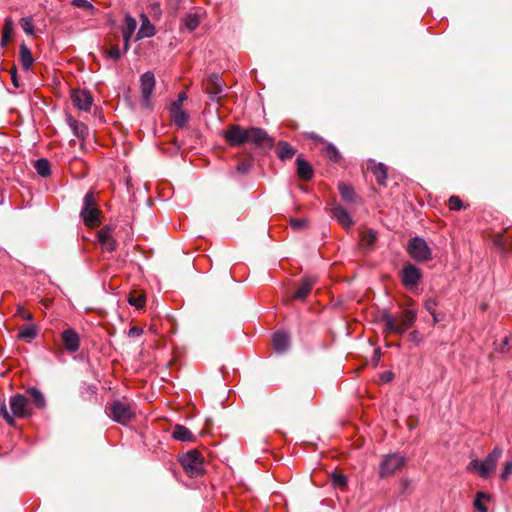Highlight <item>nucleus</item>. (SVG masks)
I'll use <instances>...</instances> for the list:
<instances>
[{"label":"nucleus","mask_w":512,"mask_h":512,"mask_svg":"<svg viewBox=\"0 0 512 512\" xmlns=\"http://www.w3.org/2000/svg\"><path fill=\"white\" fill-rule=\"evenodd\" d=\"M13 29V21L10 18H6L4 21L2 34L9 35L12 37Z\"/></svg>","instance_id":"nucleus-49"},{"label":"nucleus","mask_w":512,"mask_h":512,"mask_svg":"<svg viewBox=\"0 0 512 512\" xmlns=\"http://www.w3.org/2000/svg\"><path fill=\"white\" fill-rule=\"evenodd\" d=\"M10 408L13 417L25 418L32 414L28 399L22 394H16L10 398Z\"/></svg>","instance_id":"nucleus-10"},{"label":"nucleus","mask_w":512,"mask_h":512,"mask_svg":"<svg viewBox=\"0 0 512 512\" xmlns=\"http://www.w3.org/2000/svg\"><path fill=\"white\" fill-rule=\"evenodd\" d=\"M201 22L200 15L198 13H189L183 18V24L189 31H194Z\"/></svg>","instance_id":"nucleus-31"},{"label":"nucleus","mask_w":512,"mask_h":512,"mask_svg":"<svg viewBox=\"0 0 512 512\" xmlns=\"http://www.w3.org/2000/svg\"><path fill=\"white\" fill-rule=\"evenodd\" d=\"M511 475H512V462L507 461L504 464V468H503V471H502L500 477L502 480H507Z\"/></svg>","instance_id":"nucleus-50"},{"label":"nucleus","mask_w":512,"mask_h":512,"mask_svg":"<svg viewBox=\"0 0 512 512\" xmlns=\"http://www.w3.org/2000/svg\"><path fill=\"white\" fill-rule=\"evenodd\" d=\"M137 27V21L134 17L127 14L124 18V25L122 27V35L124 40V51L129 49V42Z\"/></svg>","instance_id":"nucleus-19"},{"label":"nucleus","mask_w":512,"mask_h":512,"mask_svg":"<svg viewBox=\"0 0 512 512\" xmlns=\"http://www.w3.org/2000/svg\"><path fill=\"white\" fill-rule=\"evenodd\" d=\"M19 55L23 69L26 71L29 70L34 62V58L30 49L25 44L20 46Z\"/></svg>","instance_id":"nucleus-27"},{"label":"nucleus","mask_w":512,"mask_h":512,"mask_svg":"<svg viewBox=\"0 0 512 512\" xmlns=\"http://www.w3.org/2000/svg\"><path fill=\"white\" fill-rule=\"evenodd\" d=\"M307 224V220L304 218H292L290 220V225L295 230H300L304 228Z\"/></svg>","instance_id":"nucleus-46"},{"label":"nucleus","mask_w":512,"mask_h":512,"mask_svg":"<svg viewBox=\"0 0 512 512\" xmlns=\"http://www.w3.org/2000/svg\"><path fill=\"white\" fill-rule=\"evenodd\" d=\"M273 346L277 353L286 352L290 346V337L285 331H278L273 336Z\"/></svg>","instance_id":"nucleus-20"},{"label":"nucleus","mask_w":512,"mask_h":512,"mask_svg":"<svg viewBox=\"0 0 512 512\" xmlns=\"http://www.w3.org/2000/svg\"><path fill=\"white\" fill-rule=\"evenodd\" d=\"M503 450L499 447H495L484 460H472L468 468L474 470L482 478H487L496 468L499 459L502 456Z\"/></svg>","instance_id":"nucleus-4"},{"label":"nucleus","mask_w":512,"mask_h":512,"mask_svg":"<svg viewBox=\"0 0 512 512\" xmlns=\"http://www.w3.org/2000/svg\"><path fill=\"white\" fill-rule=\"evenodd\" d=\"M247 143H252L257 147H271L273 146V138L262 128L250 127L248 128Z\"/></svg>","instance_id":"nucleus-13"},{"label":"nucleus","mask_w":512,"mask_h":512,"mask_svg":"<svg viewBox=\"0 0 512 512\" xmlns=\"http://www.w3.org/2000/svg\"><path fill=\"white\" fill-rule=\"evenodd\" d=\"M10 40H11V36L2 34V39H1L0 45L2 47H5Z\"/></svg>","instance_id":"nucleus-56"},{"label":"nucleus","mask_w":512,"mask_h":512,"mask_svg":"<svg viewBox=\"0 0 512 512\" xmlns=\"http://www.w3.org/2000/svg\"><path fill=\"white\" fill-rule=\"evenodd\" d=\"M37 336V329L34 324H28L23 326L18 334V337L22 340L31 341Z\"/></svg>","instance_id":"nucleus-33"},{"label":"nucleus","mask_w":512,"mask_h":512,"mask_svg":"<svg viewBox=\"0 0 512 512\" xmlns=\"http://www.w3.org/2000/svg\"><path fill=\"white\" fill-rule=\"evenodd\" d=\"M488 496L484 492H478L473 502L474 508L478 512H488L487 506L482 502L483 499H487Z\"/></svg>","instance_id":"nucleus-35"},{"label":"nucleus","mask_w":512,"mask_h":512,"mask_svg":"<svg viewBox=\"0 0 512 512\" xmlns=\"http://www.w3.org/2000/svg\"><path fill=\"white\" fill-rule=\"evenodd\" d=\"M325 152L331 161L338 162L340 160V153L333 144H328L325 148Z\"/></svg>","instance_id":"nucleus-38"},{"label":"nucleus","mask_w":512,"mask_h":512,"mask_svg":"<svg viewBox=\"0 0 512 512\" xmlns=\"http://www.w3.org/2000/svg\"><path fill=\"white\" fill-rule=\"evenodd\" d=\"M100 215L101 211L97 207L95 192L90 190L83 197L80 218L87 227L95 228L101 224Z\"/></svg>","instance_id":"nucleus-2"},{"label":"nucleus","mask_w":512,"mask_h":512,"mask_svg":"<svg viewBox=\"0 0 512 512\" xmlns=\"http://www.w3.org/2000/svg\"><path fill=\"white\" fill-rule=\"evenodd\" d=\"M106 413L113 421L122 425H126L135 417L134 406L121 400H115L106 406Z\"/></svg>","instance_id":"nucleus-3"},{"label":"nucleus","mask_w":512,"mask_h":512,"mask_svg":"<svg viewBox=\"0 0 512 512\" xmlns=\"http://www.w3.org/2000/svg\"><path fill=\"white\" fill-rule=\"evenodd\" d=\"M0 415L4 418V420L7 422V424L14 425V423H15L14 417H13L12 413L8 412L5 402L0 403Z\"/></svg>","instance_id":"nucleus-39"},{"label":"nucleus","mask_w":512,"mask_h":512,"mask_svg":"<svg viewBox=\"0 0 512 512\" xmlns=\"http://www.w3.org/2000/svg\"><path fill=\"white\" fill-rule=\"evenodd\" d=\"M11 79L15 87H19V83L16 76V68L14 67L11 71Z\"/></svg>","instance_id":"nucleus-55"},{"label":"nucleus","mask_w":512,"mask_h":512,"mask_svg":"<svg viewBox=\"0 0 512 512\" xmlns=\"http://www.w3.org/2000/svg\"><path fill=\"white\" fill-rule=\"evenodd\" d=\"M309 136L312 138V139H316V140H322L319 136H317L315 133H310Z\"/></svg>","instance_id":"nucleus-58"},{"label":"nucleus","mask_w":512,"mask_h":512,"mask_svg":"<svg viewBox=\"0 0 512 512\" xmlns=\"http://www.w3.org/2000/svg\"><path fill=\"white\" fill-rule=\"evenodd\" d=\"M71 99L74 106L83 111H89L93 103V98L87 90L73 91Z\"/></svg>","instance_id":"nucleus-15"},{"label":"nucleus","mask_w":512,"mask_h":512,"mask_svg":"<svg viewBox=\"0 0 512 512\" xmlns=\"http://www.w3.org/2000/svg\"><path fill=\"white\" fill-rule=\"evenodd\" d=\"M431 316L433 317V323L434 324L440 322L443 319V316L437 314L436 311L433 312V314H431Z\"/></svg>","instance_id":"nucleus-57"},{"label":"nucleus","mask_w":512,"mask_h":512,"mask_svg":"<svg viewBox=\"0 0 512 512\" xmlns=\"http://www.w3.org/2000/svg\"><path fill=\"white\" fill-rule=\"evenodd\" d=\"M317 282V278L314 276H304L301 279L300 286L293 294V298L296 300L304 301L310 294L312 288Z\"/></svg>","instance_id":"nucleus-17"},{"label":"nucleus","mask_w":512,"mask_h":512,"mask_svg":"<svg viewBox=\"0 0 512 512\" xmlns=\"http://www.w3.org/2000/svg\"><path fill=\"white\" fill-rule=\"evenodd\" d=\"M511 462H512V459H511Z\"/></svg>","instance_id":"nucleus-61"},{"label":"nucleus","mask_w":512,"mask_h":512,"mask_svg":"<svg viewBox=\"0 0 512 512\" xmlns=\"http://www.w3.org/2000/svg\"><path fill=\"white\" fill-rule=\"evenodd\" d=\"M34 168L36 172L42 177H48L51 174L50 163L45 158H40L35 161Z\"/></svg>","instance_id":"nucleus-32"},{"label":"nucleus","mask_w":512,"mask_h":512,"mask_svg":"<svg viewBox=\"0 0 512 512\" xmlns=\"http://www.w3.org/2000/svg\"><path fill=\"white\" fill-rule=\"evenodd\" d=\"M128 302L131 306H134L139 309L144 306L145 298L143 296L129 297Z\"/></svg>","instance_id":"nucleus-48"},{"label":"nucleus","mask_w":512,"mask_h":512,"mask_svg":"<svg viewBox=\"0 0 512 512\" xmlns=\"http://www.w3.org/2000/svg\"><path fill=\"white\" fill-rule=\"evenodd\" d=\"M381 378L384 382H390L393 379V374L392 372L387 371L382 374Z\"/></svg>","instance_id":"nucleus-54"},{"label":"nucleus","mask_w":512,"mask_h":512,"mask_svg":"<svg viewBox=\"0 0 512 512\" xmlns=\"http://www.w3.org/2000/svg\"><path fill=\"white\" fill-rule=\"evenodd\" d=\"M223 137L229 146L238 147L247 143L248 129H244L240 125L234 124L229 126L223 132Z\"/></svg>","instance_id":"nucleus-9"},{"label":"nucleus","mask_w":512,"mask_h":512,"mask_svg":"<svg viewBox=\"0 0 512 512\" xmlns=\"http://www.w3.org/2000/svg\"><path fill=\"white\" fill-rule=\"evenodd\" d=\"M106 57L112 59L113 61H118L121 58V51L118 47L113 46L106 51Z\"/></svg>","instance_id":"nucleus-45"},{"label":"nucleus","mask_w":512,"mask_h":512,"mask_svg":"<svg viewBox=\"0 0 512 512\" xmlns=\"http://www.w3.org/2000/svg\"><path fill=\"white\" fill-rule=\"evenodd\" d=\"M437 306V301L434 298H427L424 301V308L430 313L433 314L435 312V308Z\"/></svg>","instance_id":"nucleus-51"},{"label":"nucleus","mask_w":512,"mask_h":512,"mask_svg":"<svg viewBox=\"0 0 512 512\" xmlns=\"http://www.w3.org/2000/svg\"><path fill=\"white\" fill-rule=\"evenodd\" d=\"M27 394L30 396L32 402L37 408L44 409L46 407L45 397L39 389L36 387H30L27 390Z\"/></svg>","instance_id":"nucleus-29"},{"label":"nucleus","mask_w":512,"mask_h":512,"mask_svg":"<svg viewBox=\"0 0 512 512\" xmlns=\"http://www.w3.org/2000/svg\"><path fill=\"white\" fill-rule=\"evenodd\" d=\"M406 250L416 262L425 263L432 260V250L422 237H412L407 243Z\"/></svg>","instance_id":"nucleus-5"},{"label":"nucleus","mask_w":512,"mask_h":512,"mask_svg":"<svg viewBox=\"0 0 512 512\" xmlns=\"http://www.w3.org/2000/svg\"><path fill=\"white\" fill-rule=\"evenodd\" d=\"M407 339H408L409 342L414 343L417 346L420 345L422 343V341H423L422 335L417 330L411 331L408 334Z\"/></svg>","instance_id":"nucleus-44"},{"label":"nucleus","mask_w":512,"mask_h":512,"mask_svg":"<svg viewBox=\"0 0 512 512\" xmlns=\"http://www.w3.org/2000/svg\"><path fill=\"white\" fill-rule=\"evenodd\" d=\"M338 189L344 201L351 203L355 200V191L351 185L341 182L338 185Z\"/></svg>","instance_id":"nucleus-30"},{"label":"nucleus","mask_w":512,"mask_h":512,"mask_svg":"<svg viewBox=\"0 0 512 512\" xmlns=\"http://www.w3.org/2000/svg\"><path fill=\"white\" fill-rule=\"evenodd\" d=\"M449 208L451 210L459 211L463 207V202L458 196H451L448 200Z\"/></svg>","instance_id":"nucleus-42"},{"label":"nucleus","mask_w":512,"mask_h":512,"mask_svg":"<svg viewBox=\"0 0 512 512\" xmlns=\"http://www.w3.org/2000/svg\"><path fill=\"white\" fill-rule=\"evenodd\" d=\"M296 164L297 173L301 179L308 181L313 177V169L307 161L303 160L301 157H297Z\"/></svg>","instance_id":"nucleus-25"},{"label":"nucleus","mask_w":512,"mask_h":512,"mask_svg":"<svg viewBox=\"0 0 512 512\" xmlns=\"http://www.w3.org/2000/svg\"><path fill=\"white\" fill-rule=\"evenodd\" d=\"M495 350L503 354H509L512 351V339L505 336L500 343H495Z\"/></svg>","instance_id":"nucleus-34"},{"label":"nucleus","mask_w":512,"mask_h":512,"mask_svg":"<svg viewBox=\"0 0 512 512\" xmlns=\"http://www.w3.org/2000/svg\"><path fill=\"white\" fill-rule=\"evenodd\" d=\"M393 346L400 347L399 343L393 344Z\"/></svg>","instance_id":"nucleus-60"},{"label":"nucleus","mask_w":512,"mask_h":512,"mask_svg":"<svg viewBox=\"0 0 512 512\" xmlns=\"http://www.w3.org/2000/svg\"><path fill=\"white\" fill-rule=\"evenodd\" d=\"M152 9H153V10L160 11V8H159V5H158V4H154V5L152 6Z\"/></svg>","instance_id":"nucleus-59"},{"label":"nucleus","mask_w":512,"mask_h":512,"mask_svg":"<svg viewBox=\"0 0 512 512\" xmlns=\"http://www.w3.org/2000/svg\"><path fill=\"white\" fill-rule=\"evenodd\" d=\"M417 312L414 309H405L399 317L388 312L381 315V323L385 333L403 335L416 322Z\"/></svg>","instance_id":"nucleus-1"},{"label":"nucleus","mask_w":512,"mask_h":512,"mask_svg":"<svg viewBox=\"0 0 512 512\" xmlns=\"http://www.w3.org/2000/svg\"><path fill=\"white\" fill-rule=\"evenodd\" d=\"M332 216L337 220V222L345 229H351L354 225V221L352 220L348 211L341 205H336L331 209Z\"/></svg>","instance_id":"nucleus-18"},{"label":"nucleus","mask_w":512,"mask_h":512,"mask_svg":"<svg viewBox=\"0 0 512 512\" xmlns=\"http://www.w3.org/2000/svg\"><path fill=\"white\" fill-rule=\"evenodd\" d=\"M225 84L222 82L218 74H211L206 83V92L213 102H219L224 92Z\"/></svg>","instance_id":"nucleus-12"},{"label":"nucleus","mask_w":512,"mask_h":512,"mask_svg":"<svg viewBox=\"0 0 512 512\" xmlns=\"http://www.w3.org/2000/svg\"><path fill=\"white\" fill-rule=\"evenodd\" d=\"M20 25L27 35L31 36L34 34V25L31 17L22 18L20 21Z\"/></svg>","instance_id":"nucleus-36"},{"label":"nucleus","mask_w":512,"mask_h":512,"mask_svg":"<svg viewBox=\"0 0 512 512\" xmlns=\"http://www.w3.org/2000/svg\"><path fill=\"white\" fill-rule=\"evenodd\" d=\"M169 113L173 123L178 128H184L187 125L189 121V115L186 111H184L183 109L169 110Z\"/></svg>","instance_id":"nucleus-26"},{"label":"nucleus","mask_w":512,"mask_h":512,"mask_svg":"<svg viewBox=\"0 0 512 512\" xmlns=\"http://www.w3.org/2000/svg\"><path fill=\"white\" fill-rule=\"evenodd\" d=\"M186 100H187V94L185 92H180L178 94L177 99L170 104L169 110H179V109H182V104Z\"/></svg>","instance_id":"nucleus-40"},{"label":"nucleus","mask_w":512,"mask_h":512,"mask_svg":"<svg viewBox=\"0 0 512 512\" xmlns=\"http://www.w3.org/2000/svg\"><path fill=\"white\" fill-rule=\"evenodd\" d=\"M377 238H378L377 231H375L371 228L364 229L360 234L361 244L367 250H372L374 248Z\"/></svg>","instance_id":"nucleus-22"},{"label":"nucleus","mask_w":512,"mask_h":512,"mask_svg":"<svg viewBox=\"0 0 512 512\" xmlns=\"http://www.w3.org/2000/svg\"><path fill=\"white\" fill-rule=\"evenodd\" d=\"M140 88L142 103L148 108L151 105L150 99L155 88V76L152 71H147L141 76Z\"/></svg>","instance_id":"nucleus-11"},{"label":"nucleus","mask_w":512,"mask_h":512,"mask_svg":"<svg viewBox=\"0 0 512 512\" xmlns=\"http://www.w3.org/2000/svg\"><path fill=\"white\" fill-rule=\"evenodd\" d=\"M15 315L23 318L26 321L33 320V315L30 312H27L23 306H17Z\"/></svg>","instance_id":"nucleus-47"},{"label":"nucleus","mask_w":512,"mask_h":512,"mask_svg":"<svg viewBox=\"0 0 512 512\" xmlns=\"http://www.w3.org/2000/svg\"><path fill=\"white\" fill-rule=\"evenodd\" d=\"M277 155L281 160L291 159L295 154V149L285 141H279L277 144Z\"/></svg>","instance_id":"nucleus-28"},{"label":"nucleus","mask_w":512,"mask_h":512,"mask_svg":"<svg viewBox=\"0 0 512 512\" xmlns=\"http://www.w3.org/2000/svg\"><path fill=\"white\" fill-rule=\"evenodd\" d=\"M172 436L175 440L182 442H192L195 440V437L191 431L187 427L180 424L174 426Z\"/></svg>","instance_id":"nucleus-24"},{"label":"nucleus","mask_w":512,"mask_h":512,"mask_svg":"<svg viewBox=\"0 0 512 512\" xmlns=\"http://www.w3.org/2000/svg\"><path fill=\"white\" fill-rule=\"evenodd\" d=\"M143 330L139 327H131L128 331V335L130 337H139L142 334Z\"/></svg>","instance_id":"nucleus-53"},{"label":"nucleus","mask_w":512,"mask_h":512,"mask_svg":"<svg viewBox=\"0 0 512 512\" xmlns=\"http://www.w3.org/2000/svg\"><path fill=\"white\" fill-rule=\"evenodd\" d=\"M250 168H251V163L248 161H242V162L238 163V165H237V171L242 174L247 173L250 170Z\"/></svg>","instance_id":"nucleus-52"},{"label":"nucleus","mask_w":512,"mask_h":512,"mask_svg":"<svg viewBox=\"0 0 512 512\" xmlns=\"http://www.w3.org/2000/svg\"><path fill=\"white\" fill-rule=\"evenodd\" d=\"M370 162L372 165L368 167V169H370L373 175L375 176L377 183L381 186L386 185L387 167L383 163L376 164L372 160Z\"/></svg>","instance_id":"nucleus-21"},{"label":"nucleus","mask_w":512,"mask_h":512,"mask_svg":"<svg viewBox=\"0 0 512 512\" xmlns=\"http://www.w3.org/2000/svg\"><path fill=\"white\" fill-rule=\"evenodd\" d=\"M70 127L73 130V134L77 137L83 136L84 131L87 130V127L84 124H79L74 120L70 122Z\"/></svg>","instance_id":"nucleus-41"},{"label":"nucleus","mask_w":512,"mask_h":512,"mask_svg":"<svg viewBox=\"0 0 512 512\" xmlns=\"http://www.w3.org/2000/svg\"><path fill=\"white\" fill-rule=\"evenodd\" d=\"M401 283L408 289H413L420 283L423 273L422 271L412 263H407L403 266L401 273Z\"/></svg>","instance_id":"nucleus-8"},{"label":"nucleus","mask_w":512,"mask_h":512,"mask_svg":"<svg viewBox=\"0 0 512 512\" xmlns=\"http://www.w3.org/2000/svg\"><path fill=\"white\" fill-rule=\"evenodd\" d=\"M156 34V29L154 25L150 22L147 15L142 14L141 15V26L138 31V37L139 38H150L153 37Z\"/></svg>","instance_id":"nucleus-23"},{"label":"nucleus","mask_w":512,"mask_h":512,"mask_svg":"<svg viewBox=\"0 0 512 512\" xmlns=\"http://www.w3.org/2000/svg\"><path fill=\"white\" fill-rule=\"evenodd\" d=\"M179 462L181 463L185 473L191 477L195 478L203 473V457L196 450H190L187 453L183 454L179 458Z\"/></svg>","instance_id":"nucleus-6"},{"label":"nucleus","mask_w":512,"mask_h":512,"mask_svg":"<svg viewBox=\"0 0 512 512\" xmlns=\"http://www.w3.org/2000/svg\"><path fill=\"white\" fill-rule=\"evenodd\" d=\"M72 5L90 11L91 14H95L96 12L95 7L88 0H73Z\"/></svg>","instance_id":"nucleus-37"},{"label":"nucleus","mask_w":512,"mask_h":512,"mask_svg":"<svg viewBox=\"0 0 512 512\" xmlns=\"http://www.w3.org/2000/svg\"><path fill=\"white\" fill-rule=\"evenodd\" d=\"M65 349L69 353H75L80 348V337L73 328L64 330L61 334Z\"/></svg>","instance_id":"nucleus-16"},{"label":"nucleus","mask_w":512,"mask_h":512,"mask_svg":"<svg viewBox=\"0 0 512 512\" xmlns=\"http://www.w3.org/2000/svg\"><path fill=\"white\" fill-rule=\"evenodd\" d=\"M113 225H105L98 231V241L105 252H113L116 249V241L113 238Z\"/></svg>","instance_id":"nucleus-14"},{"label":"nucleus","mask_w":512,"mask_h":512,"mask_svg":"<svg viewBox=\"0 0 512 512\" xmlns=\"http://www.w3.org/2000/svg\"><path fill=\"white\" fill-rule=\"evenodd\" d=\"M406 462L404 456L398 453H391L386 455L379 467L380 478L388 477L399 470Z\"/></svg>","instance_id":"nucleus-7"},{"label":"nucleus","mask_w":512,"mask_h":512,"mask_svg":"<svg viewBox=\"0 0 512 512\" xmlns=\"http://www.w3.org/2000/svg\"><path fill=\"white\" fill-rule=\"evenodd\" d=\"M333 485L339 488H344L347 485V478L342 474H334L332 476Z\"/></svg>","instance_id":"nucleus-43"}]
</instances>
